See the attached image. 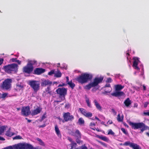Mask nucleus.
<instances>
[{"instance_id":"f257e3e1","label":"nucleus","mask_w":149,"mask_h":149,"mask_svg":"<svg viewBox=\"0 0 149 149\" xmlns=\"http://www.w3.org/2000/svg\"><path fill=\"white\" fill-rule=\"evenodd\" d=\"M93 77L92 74L88 73H84L77 77L76 80L81 84L87 83L89 80H91Z\"/></svg>"},{"instance_id":"f03ea898","label":"nucleus","mask_w":149,"mask_h":149,"mask_svg":"<svg viewBox=\"0 0 149 149\" xmlns=\"http://www.w3.org/2000/svg\"><path fill=\"white\" fill-rule=\"evenodd\" d=\"M129 124L132 129L136 130L141 129L140 132L141 133L143 132L148 128V127L146 125L143 123H134L130 121Z\"/></svg>"},{"instance_id":"7ed1b4c3","label":"nucleus","mask_w":149,"mask_h":149,"mask_svg":"<svg viewBox=\"0 0 149 149\" xmlns=\"http://www.w3.org/2000/svg\"><path fill=\"white\" fill-rule=\"evenodd\" d=\"M18 65L16 63H13L3 66L4 70L7 73H11L12 72H16L18 70Z\"/></svg>"},{"instance_id":"20e7f679","label":"nucleus","mask_w":149,"mask_h":149,"mask_svg":"<svg viewBox=\"0 0 149 149\" xmlns=\"http://www.w3.org/2000/svg\"><path fill=\"white\" fill-rule=\"evenodd\" d=\"M103 79V77H95L93 80V82L90 83L86 85L84 88L86 90H89L92 87L97 86L99 83L102 82Z\"/></svg>"},{"instance_id":"39448f33","label":"nucleus","mask_w":149,"mask_h":149,"mask_svg":"<svg viewBox=\"0 0 149 149\" xmlns=\"http://www.w3.org/2000/svg\"><path fill=\"white\" fill-rule=\"evenodd\" d=\"M29 84L35 92H37L40 89V84L39 82L38 81H30L29 82Z\"/></svg>"},{"instance_id":"423d86ee","label":"nucleus","mask_w":149,"mask_h":149,"mask_svg":"<svg viewBox=\"0 0 149 149\" xmlns=\"http://www.w3.org/2000/svg\"><path fill=\"white\" fill-rule=\"evenodd\" d=\"M67 89L65 88H58L56 91L57 94L60 95V97L63 100L65 99V96L67 94Z\"/></svg>"},{"instance_id":"0eeeda50","label":"nucleus","mask_w":149,"mask_h":149,"mask_svg":"<svg viewBox=\"0 0 149 149\" xmlns=\"http://www.w3.org/2000/svg\"><path fill=\"white\" fill-rule=\"evenodd\" d=\"M12 82V80L11 79H6L3 82L1 87L3 89L8 90L11 88V83Z\"/></svg>"},{"instance_id":"6e6552de","label":"nucleus","mask_w":149,"mask_h":149,"mask_svg":"<svg viewBox=\"0 0 149 149\" xmlns=\"http://www.w3.org/2000/svg\"><path fill=\"white\" fill-rule=\"evenodd\" d=\"M31 113L30 107L29 106L23 107L21 110L22 115L24 116L29 115Z\"/></svg>"},{"instance_id":"1a4fd4ad","label":"nucleus","mask_w":149,"mask_h":149,"mask_svg":"<svg viewBox=\"0 0 149 149\" xmlns=\"http://www.w3.org/2000/svg\"><path fill=\"white\" fill-rule=\"evenodd\" d=\"M30 66V64H27L26 66L23 68V72L28 74L31 73L33 70V67Z\"/></svg>"},{"instance_id":"9d476101","label":"nucleus","mask_w":149,"mask_h":149,"mask_svg":"<svg viewBox=\"0 0 149 149\" xmlns=\"http://www.w3.org/2000/svg\"><path fill=\"white\" fill-rule=\"evenodd\" d=\"M64 119L65 122L68 121H72L74 119V117L73 115H70V113L68 112L64 113L63 115Z\"/></svg>"},{"instance_id":"9b49d317","label":"nucleus","mask_w":149,"mask_h":149,"mask_svg":"<svg viewBox=\"0 0 149 149\" xmlns=\"http://www.w3.org/2000/svg\"><path fill=\"white\" fill-rule=\"evenodd\" d=\"M79 110L81 113L86 117L89 118L92 116L93 114L92 113L90 112H87L86 109L83 108H79Z\"/></svg>"},{"instance_id":"f8f14e48","label":"nucleus","mask_w":149,"mask_h":149,"mask_svg":"<svg viewBox=\"0 0 149 149\" xmlns=\"http://www.w3.org/2000/svg\"><path fill=\"white\" fill-rule=\"evenodd\" d=\"M134 60L132 66L134 68L137 70H139L140 68L138 66L139 63L140 62L139 58L137 57H134L133 58Z\"/></svg>"},{"instance_id":"ddd939ff","label":"nucleus","mask_w":149,"mask_h":149,"mask_svg":"<svg viewBox=\"0 0 149 149\" xmlns=\"http://www.w3.org/2000/svg\"><path fill=\"white\" fill-rule=\"evenodd\" d=\"M52 84V81L49 80H43L41 83V86L42 87H45L46 86H50Z\"/></svg>"},{"instance_id":"4468645a","label":"nucleus","mask_w":149,"mask_h":149,"mask_svg":"<svg viewBox=\"0 0 149 149\" xmlns=\"http://www.w3.org/2000/svg\"><path fill=\"white\" fill-rule=\"evenodd\" d=\"M42 110V108L38 107L36 109L32 111L31 114L32 116H35L39 113Z\"/></svg>"},{"instance_id":"2eb2a0df","label":"nucleus","mask_w":149,"mask_h":149,"mask_svg":"<svg viewBox=\"0 0 149 149\" xmlns=\"http://www.w3.org/2000/svg\"><path fill=\"white\" fill-rule=\"evenodd\" d=\"M45 71V70L42 68H36L34 70V74L38 75H39L44 73Z\"/></svg>"},{"instance_id":"dca6fc26","label":"nucleus","mask_w":149,"mask_h":149,"mask_svg":"<svg viewBox=\"0 0 149 149\" xmlns=\"http://www.w3.org/2000/svg\"><path fill=\"white\" fill-rule=\"evenodd\" d=\"M111 95L113 96L117 97L124 96L125 95V93L123 91H116V92L112 93Z\"/></svg>"},{"instance_id":"f3484780","label":"nucleus","mask_w":149,"mask_h":149,"mask_svg":"<svg viewBox=\"0 0 149 149\" xmlns=\"http://www.w3.org/2000/svg\"><path fill=\"white\" fill-rule=\"evenodd\" d=\"M53 91L51 90L50 86H48L47 88L45 89V91L44 92V93L45 94H49V95H52Z\"/></svg>"},{"instance_id":"a211bd4d","label":"nucleus","mask_w":149,"mask_h":149,"mask_svg":"<svg viewBox=\"0 0 149 149\" xmlns=\"http://www.w3.org/2000/svg\"><path fill=\"white\" fill-rule=\"evenodd\" d=\"M14 147L16 149H26L24 144L15 145L14 146Z\"/></svg>"},{"instance_id":"6ab92c4d","label":"nucleus","mask_w":149,"mask_h":149,"mask_svg":"<svg viewBox=\"0 0 149 149\" xmlns=\"http://www.w3.org/2000/svg\"><path fill=\"white\" fill-rule=\"evenodd\" d=\"M93 102L97 109L101 111L102 110V107L101 106L100 104L98 103L97 100L95 99L93 100Z\"/></svg>"},{"instance_id":"aec40b11","label":"nucleus","mask_w":149,"mask_h":149,"mask_svg":"<svg viewBox=\"0 0 149 149\" xmlns=\"http://www.w3.org/2000/svg\"><path fill=\"white\" fill-rule=\"evenodd\" d=\"M54 130L58 136L61 137V133L58 127V126L57 125H55Z\"/></svg>"},{"instance_id":"412c9836","label":"nucleus","mask_w":149,"mask_h":149,"mask_svg":"<svg viewBox=\"0 0 149 149\" xmlns=\"http://www.w3.org/2000/svg\"><path fill=\"white\" fill-rule=\"evenodd\" d=\"M124 103L126 107H128L131 104V101L130 100L129 98H127L125 100Z\"/></svg>"},{"instance_id":"4be33fe9","label":"nucleus","mask_w":149,"mask_h":149,"mask_svg":"<svg viewBox=\"0 0 149 149\" xmlns=\"http://www.w3.org/2000/svg\"><path fill=\"white\" fill-rule=\"evenodd\" d=\"M124 87L123 86L120 84L116 85L115 86V89L116 91H119L123 89Z\"/></svg>"},{"instance_id":"5701e85b","label":"nucleus","mask_w":149,"mask_h":149,"mask_svg":"<svg viewBox=\"0 0 149 149\" xmlns=\"http://www.w3.org/2000/svg\"><path fill=\"white\" fill-rule=\"evenodd\" d=\"M131 148H132V149H141V148L139 145L134 143H133Z\"/></svg>"},{"instance_id":"b1692460","label":"nucleus","mask_w":149,"mask_h":149,"mask_svg":"<svg viewBox=\"0 0 149 149\" xmlns=\"http://www.w3.org/2000/svg\"><path fill=\"white\" fill-rule=\"evenodd\" d=\"M23 87L24 86L23 85H21V84H17L16 88L15 89L17 91H19L20 90L22 89Z\"/></svg>"},{"instance_id":"393cba45","label":"nucleus","mask_w":149,"mask_h":149,"mask_svg":"<svg viewBox=\"0 0 149 149\" xmlns=\"http://www.w3.org/2000/svg\"><path fill=\"white\" fill-rule=\"evenodd\" d=\"M62 73L58 70L56 73H55L54 77L57 78L60 77H61Z\"/></svg>"},{"instance_id":"a878e982","label":"nucleus","mask_w":149,"mask_h":149,"mask_svg":"<svg viewBox=\"0 0 149 149\" xmlns=\"http://www.w3.org/2000/svg\"><path fill=\"white\" fill-rule=\"evenodd\" d=\"M123 116L120 117V114H118L117 115V119L118 122H122L123 121Z\"/></svg>"},{"instance_id":"bb28decb","label":"nucleus","mask_w":149,"mask_h":149,"mask_svg":"<svg viewBox=\"0 0 149 149\" xmlns=\"http://www.w3.org/2000/svg\"><path fill=\"white\" fill-rule=\"evenodd\" d=\"M133 143H131L129 141H127L125 142L123 144V145L124 146H129L130 148Z\"/></svg>"},{"instance_id":"cd10ccee","label":"nucleus","mask_w":149,"mask_h":149,"mask_svg":"<svg viewBox=\"0 0 149 149\" xmlns=\"http://www.w3.org/2000/svg\"><path fill=\"white\" fill-rule=\"evenodd\" d=\"M85 98L86 102L87 104V106L90 107H91V102H90L89 98L86 96Z\"/></svg>"},{"instance_id":"c85d7f7f","label":"nucleus","mask_w":149,"mask_h":149,"mask_svg":"<svg viewBox=\"0 0 149 149\" xmlns=\"http://www.w3.org/2000/svg\"><path fill=\"white\" fill-rule=\"evenodd\" d=\"M85 98L86 102L87 104V106L90 107H91V102H90L89 98L86 96Z\"/></svg>"},{"instance_id":"c756f323","label":"nucleus","mask_w":149,"mask_h":149,"mask_svg":"<svg viewBox=\"0 0 149 149\" xmlns=\"http://www.w3.org/2000/svg\"><path fill=\"white\" fill-rule=\"evenodd\" d=\"M78 122L80 125L84 124L85 123L84 120L82 118H80L79 119Z\"/></svg>"},{"instance_id":"7c9ffc66","label":"nucleus","mask_w":149,"mask_h":149,"mask_svg":"<svg viewBox=\"0 0 149 149\" xmlns=\"http://www.w3.org/2000/svg\"><path fill=\"white\" fill-rule=\"evenodd\" d=\"M25 145V147L26 149H32L33 148V147L32 146L29 144H24Z\"/></svg>"},{"instance_id":"2f4dec72","label":"nucleus","mask_w":149,"mask_h":149,"mask_svg":"<svg viewBox=\"0 0 149 149\" xmlns=\"http://www.w3.org/2000/svg\"><path fill=\"white\" fill-rule=\"evenodd\" d=\"M68 84L70 86L72 89H73L75 86V84L74 83H73L72 81H70V82H68Z\"/></svg>"},{"instance_id":"473e14b6","label":"nucleus","mask_w":149,"mask_h":149,"mask_svg":"<svg viewBox=\"0 0 149 149\" xmlns=\"http://www.w3.org/2000/svg\"><path fill=\"white\" fill-rule=\"evenodd\" d=\"M75 134H76L77 136L79 138H81V132L79 130H77L75 131Z\"/></svg>"},{"instance_id":"72a5a7b5","label":"nucleus","mask_w":149,"mask_h":149,"mask_svg":"<svg viewBox=\"0 0 149 149\" xmlns=\"http://www.w3.org/2000/svg\"><path fill=\"white\" fill-rule=\"evenodd\" d=\"M14 134L13 133H12V132H10V130H8L6 132V135L7 136H10V137L12 136Z\"/></svg>"},{"instance_id":"f704fd0d","label":"nucleus","mask_w":149,"mask_h":149,"mask_svg":"<svg viewBox=\"0 0 149 149\" xmlns=\"http://www.w3.org/2000/svg\"><path fill=\"white\" fill-rule=\"evenodd\" d=\"M6 127L5 126H2L0 127V134L3 133L6 129Z\"/></svg>"},{"instance_id":"c9c22d12","label":"nucleus","mask_w":149,"mask_h":149,"mask_svg":"<svg viewBox=\"0 0 149 149\" xmlns=\"http://www.w3.org/2000/svg\"><path fill=\"white\" fill-rule=\"evenodd\" d=\"M36 62V61H29L27 64H29L31 65L30 66H33V65L35 64Z\"/></svg>"},{"instance_id":"e433bc0d","label":"nucleus","mask_w":149,"mask_h":149,"mask_svg":"<svg viewBox=\"0 0 149 149\" xmlns=\"http://www.w3.org/2000/svg\"><path fill=\"white\" fill-rule=\"evenodd\" d=\"M7 95L8 93H4L0 95V99H3L5 98L7 96Z\"/></svg>"},{"instance_id":"4c0bfd02","label":"nucleus","mask_w":149,"mask_h":149,"mask_svg":"<svg viewBox=\"0 0 149 149\" xmlns=\"http://www.w3.org/2000/svg\"><path fill=\"white\" fill-rule=\"evenodd\" d=\"M37 140L39 142V143L41 145H44V143L43 141L40 138H38L37 139Z\"/></svg>"},{"instance_id":"58836bf2","label":"nucleus","mask_w":149,"mask_h":149,"mask_svg":"<svg viewBox=\"0 0 149 149\" xmlns=\"http://www.w3.org/2000/svg\"><path fill=\"white\" fill-rule=\"evenodd\" d=\"M108 134H111L113 136H114L115 134V133L112 131V130L111 129H110L109 130H108Z\"/></svg>"},{"instance_id":"ea45409f","label":"nucleus","mask_w":149,"mask_h":149,"mask_svg":"<svg viewBox=\"0 0 149 149\" xmlns=\"http://www.w3.org/2000/svg\"><path fill=\"white\" fill-rule=\"evenodd\" d=\"M45 115L46 113H45L42 116L40 120H37L36 121L39 120L40 122H41L44 119L46 118V117L45 116Z\"/></svg>"},{"instance_id":"a19ab883","label":"nucleus","mask_w":149,"mask_h":149,"mask_svg":"<svg viewBox=\"0 0 149 149\" xmlns=\"http://www.w3.org/2000/svg\"><path fill=\"white\" fill-rule=\"evenodd\" d=\"M99 138L105 141H107V138L106 136H100L99 137Z\"/></svg>"},{"instance_id":"79ce46f5","label":"nucleus","mask_w":149,"mask_h":149,"mask_svg":"<svg viewBox=\"0 0 149 149\" xmlns=\"http://www.w3.org/2000/svg\"><path fill=\"white\" fill-rule=\"evenodd\" d=\"M54 74V70H52L48 72V74L49 75H51Z\"/></svg>"},{"instance_id":"37998d69","label":"nucleus","mask_w":149,"mask_h":149,"mask_svg":"<svg viewBox=\"0 0 149 149\" xmlns=\"http://www.w3.org/2000/svg\"><path fill=\"white\" fill-rule=\"evenodd\" d=\"M112 80L111 78L109 77L107 78L106 82L108 83H111L112 82Z\"/></svg>"},{"instance_id":"c03bdc74","label":"nucleus","mask_w":149,"mask_h":149,"mask_svg":"<svg viewBox=\"0 0 149 149\" xmlns=\"http://www.w3.org/2000/svg\"><path fill=\"white\" fill-rule=\"evenodd\" d=\"M22 137L19 135L16 136L15 137L13 138L14 139H21Z\"/></svg>"},{"instance_id":"a18cd8bd","label":"nucleus","mask_w":149,"mask_h":149,"mask_svg":"<svg viewBox=\"0 0 149 149\" xmlns=\"http://www.w3.org/2000/svg\"><path fill=\"white\" fill-rule=\"evenodd\" d=\"M121 130L124 134H127V133L125 128H121Z\"/></svg>"},{"instance_id":"49530a36","label":"nucleus","mask_w":149,"mask_h":149,"mask_svg":"<svg viewBox=\"0 0 149 149\" xmlns=\"http://www.w3.org/2000/svg\"><path fill=\"white\" fill-rule=\"evenodd\" d=\"M70 145L74 147L76 146L77 145V144L75 142H74V141H73L70 144Z\"/></svg>"},{"instance_id":"de8ad7c7","label":"nucleus","mask_w":149,"mask_h":149,"mask_svg":"<svg viewBox=\"0 0 149 149\" xmlns=\"http://www.w3.org/2000/svg\"><path fill=\"white\" fill-rule=\"evenodd\" d=\"M17 59V58H13L11 59L10 60L12 62H15Z\"/></svg>"},{"instance_id":"09e8293b","label":"nucleus","mask_w":149,"mask_h":149,"mask_svg":"<svg viewBox=\"0 0 149 149\" xmlns=\"http://www.w3.org/2000/svg\"><path fill=\"white\" fill-rule=\"evenodd\" d=\"M149 103V102H145L144 103V107L145 108L146 107Z\"/></svg>"},{"instance_id":"8fccbe9b","label":"nucleus","mask_w":149,"mask_h":149,"mask_svg":"<svg viewBox=\"0 0 149 149\" xmlns=\"http://www.w3.org/2000/svg\"><path fill=\"white\" fill-rule=\"evenodd\" d=\"M98 142L99 143H100L101 144H102V145L104 146H106V143H104V142H102L100 141H98Z\"/></svg>"},{"instance_id":"3c124183","label":"nucleus","mask_w":149,"mask_h":149,"mask_svg":"<svg viewBox=\"0 0 149 149\" xmlns=\"http://www.w3.org/2000/svg\"><path fill=\"white\" fill-rule=\"evenodd\" d=\"M65 108L68 109L70 107V105L69 104H67L65 105Z\"/></svg>"},{"instance_id":"603ef678","label":"nucleus","mask_w":149,"mask_h":149,"mask_svg":"<svg viewBox=\"0 0 149 149\" xmlns=\"http://www.w3.org/2000/svg\"><path fill=\"white\" fill-rule=\"evenodd\" d=\"M46 126V125L45 124H43V125H39L38 126V127L40 128H43V127H45V126Z\"/></svg>"},{"instance_id":"864d4df0","label":"nucleus","mask_w":149,"mask_h":149,"mask_svg":"<svg viewBox=\"0 0 149 149\" xmlns=\"http://www.w3.org/2000/svg\"><path fill=\"white\" fill-rule=\"evenodd\" d=\"M3 58H0V65L3 63Z\"/></svg>"},{"instance_id":"5fc2aeb1","label":"nucleus","mask_w":149,"mask_h":149,"mask_svg":"<svg viewBox=\"0 0 149 149\" xmlns=\"http://www.w3.org/2000/svg\"><path fill=\"white\" fill-rule=\"evenodd\" d=\"M143 114L145 115H147L149 116V112H144Z\"/></svg>"},{"instance_id":"6e6d98bb","label":"nucleus","mask_w":149,"mask_h":149,"mask_svg":"<svg viewBox=\"0 0 149 149\" xmlns=\"http://www.w3.org/2000/svg\"><path fill=\"white\" fill-rule=\"evenodd\" d=\"M68 139L71 142V143L73 141H72V140L71 137H68Z\"/></svg>"},{"instance_id":"4d7b16f0","label":"nucleus","mask_w":149,"mask_h":149,"mask_svg":"<svg viewBox=\"0 0 149 149\" xmlns=\"http://www.w3.org/2000/svg\"><path fill=\"white\" fill-rule=\"evenodd\" d=\"M15 62L19 64H20L21 63V61L17 59Z\"/></svg>"},{"instance_id":"13d9d810","label":"nucleus","mask_w":149,"mask_h":149,"mask_svg":"<svg viewBox=\"0 0 149 149\" xmlns=\"http://www.w3.org/2000/svg\"><path fill=\"white\" fill-rule=\"evenodd\" d=\"M81 149H88V148L85 146H82L81 147Z\"/></svg>"},{"instance_id":"bf43d9fd","label":"nucleus","mask_w":149,"mask_h":149,"mask_svg":"<svg viewBox=\"0 0 149 149\" xmlns=\"http://www.w3.org/2000/svg\"><path fill=\"white\" fill-rule=\"evenodd\" d=\"M111 111L113 113L115 114V115H116V113L114 109H111Z\"/></svg>"},{"instance_id":"052dcab7","label":"nucleus","mask_w":149,"mask_h":149,"mask_svg":"<svg viewBox=\"0 0 149 149\" xmlns=\"http://www.w3.org/2000/svg\"><path fill=\"white\" fill-rule=\"evenodd\" d=\"M66 82L68 84V82H70L69 81V77L68 76L66 77Z\"/></svg>"},{"instance_id":"680f3d73","label":"nucleus","mask_w":149,"mask_h":149,"mask_svg":"<svg viewBox=\"0 0 149 149\" xmlns=\"http://www.w3.org/2000/svg\"><path fill=\"white\" fill-rule=\"evenodd\" d=\"M110 84H107L105 86V87H110Z\"/></svg>"},{"instance_id":"e2e57ef3","label":"nucleus","mask_w":149,"mask_h":149,"mask_svg":"<svg viewBox=\"0 0 149 149\" xmlns=\"http://www.w3.org/2000/svg\"><path fill=\"white\" fill-rule=\"evenodd\" d=\"M5 139L2 137L0 136V140L1 141H4Z\"/></svg>"},{"instance_id":"0e129e2a","label":"nucleus","mask_w":149,"mask_h":149,"mask_svg":"<svg viewBox=\"0 0 149 149\" xmlns=\"http://www.w3.org/2000/svg\"><path fill=\"white\" fill-rule=\"evenodd\" d=\"M90 125L91 126H93L95 125V124L94 123L91 122L90 124Z\"/></svg>"},{"instance_id":"69168bd1","label":"nucleus","mask_w":149,"mask_h":149,"mask_svg":"<svg viewBox=\"0 0 149 149\" xmlns=\"http://www.w3.org/2000/svg\"><path fill=\"white\" fill-rule=\"evenodd\" d=\"M143 90L144 91H146V87L144 85H143Z\"/></svg>"},{"instance_id":"338daca9","label":"nucleus","mask_w":149,"mask_h":149,"mask_svg":"<svg viewBox=\"0 0 149 149\" xmlns=\"http://www.w3.org/2000/svg\"><path fill=\"white\" fill-rule=\"evenodd\" d=\"M108 123H109V124H111L112 123V121L111 120H109L108 122Z\"/></svg>"},{"instance_id":"774afa93","label":"nucleus","mask_w":149,"mask_h":149,"mask_svg":"<svg viewBox=\"0 0 149 149\" xmlns=\"http://www.w3.org/2000/svg\"><path fill=\"white\" fill-rule=\"evenodd\" d=\"M138 106V104L136 103H135L134 104V107H137Z\"/></svg>"}]
</instances>
